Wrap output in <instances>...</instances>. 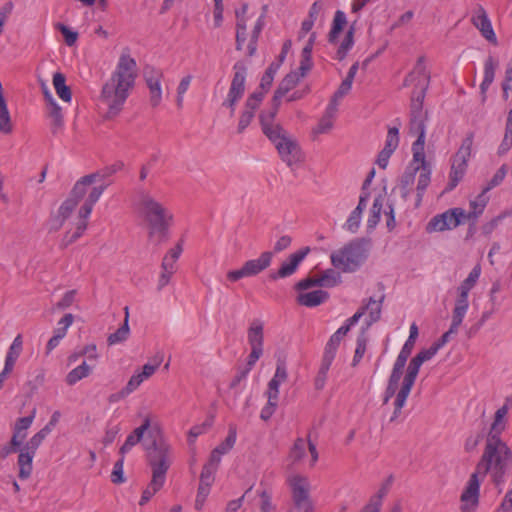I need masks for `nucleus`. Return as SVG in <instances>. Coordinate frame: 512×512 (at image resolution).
I'll list each match as a JSON object with an SVG mask.
<instances>
[{"label": "nucleus", "mask_w": 512, "mask_h": 512, "mask_svg": "<svg viewBox=\"0 0 512 512\" xmlns=\"http://www.w3.org/2000/svg\"><path fill=\"white\" fill-rule=\"evenodd\" d=\"M144 448L147 453V462L152 470V478L143 490L140 506H144L149 500L164 486L166 474L170 468V446L163 437L155 431H149L148 437L144 442Z\"/></svg>", "instance_id": "obj_2"}, {"label": "nucleus", "mask_w": 512, "mask_h": 512, "mask_svg": "<svg viewBox=\"0 0 512 512\" xmlns=\"http://www.w3.org/2000/svg\"><path fill=\"white\" fill-rule=\"evenodd\" d=\"M329 298V293L324 290H314L307 293H300L297 296L298 304L306 307H316L326 302Z\"/></svg>", "instance_id": "obj_25"}, {"label": "nucleus", "mask_w": 512, "mask_h": 512, "mask_svg": "<svg viewBox=\"0 0 512 512\" xmlns=\"http://www.w3.org/2000/svg\"><path fill=\"white\" fill-rule=\"evenodd\" d=\"M237 439V427L235 424H229L228 427V435L225 440L222 441L217 447L214 449L217 453L221 455L227 454L235 445Z\"/></svg>", "instance_id": "obj_36"}, {"label": "nucleus", "mask_w": 512, "mask_h": 512, "mask_svg": "<svg viewBox=\"0 0 512 512\" xmlns=\"http://www.w3.org/2000/svg\"><path fill=\"white\" fill-rule=\"evenodd\" d=\"M130 333L129 324H127V319H124V323L120 326L114 333H111L108 336V344L114 345L120 342L125 341Z\"/></svg>", "instance_id": "obj_42"}, {"label": "nucleus", "mask_w": 512, "mask_h": 512, "mask_svg": "<svg viewBox=\"0 0 512 512\" xmlns=\"http://www.w3.org/2000/svg\"><path fill=\"white\" fill-rule=\"evenodd\" d=\"M317 279L320 287H334L341 282L340 274L333 269H327Z\"/></svg>", "instance_id": "obj_40"}, {"label": "nucleus", "mask_w": 512, "mask_h": 512, "mask_svg": "<svg viewBox=\"0 0 512 512\" xmlns=\"http://www.w3.org/2000/svg\"><path fill=\"white\" fill-rule=\"evenodd\" d=\"M234 75L230 84V88L226 99L223 101L222 106L230 110V116H234L236 105L243 97L245 92V82L247 76V68L245 64L238 61L233 66Z\"/></svg>", "instance_id": "obj_11"}, {"label": "nucleus", "mask_w": 512, "mask_h": 512, "mask_svg": "<svg viewBox=\"0 0 512 512\" xmlns=\"http://www.w3.org/2000/svg\"><path fill=\"white\" fill-rule=\"evenodd\" d=\"M305 442L302 438H297L290 450L289 457L294 461H299L305 456Z\"/></svg>", "instance_id": "obj_57"}, {"label": "nucleus", "mask_w": 512, "mask_h": 512, "mask_svg": "<svg viewBox=\"0 0 512 512\" xmlns=\"http://www.w3.org/2000/svg\"><path fill=\"white\" fill-rule=\"evenodd\" d=\"M512 464V450L501 437L487 435L484 451L475 470L482 479L489 473L496 486L504 483L505 475Z\"/></svg>", "instance_id": "obj_3"}, {"label": "nucleus", "mask_w": 512, "mask_h": 512, "mask_svg": "<svg viewBox=\"0 0 512 512\" xmlns=\"http://www.w3.org/2000/svg\"><path fill=\"white\" fill-rule=\"evenodd\" d=\"M480 476L481 474L476 470L471 474L467 485L460 496L461 512H475L476 508L478 507L480 484L483 480L482 478H479Z\"/></svg>", "instance_id": "obj_13"}, {"label": "nucleus", "mask_w": 512, "mask_h": 512, "mask_svg": "<svg viewBox=\"0 0 512 512\" xmlns=\"http://www.w3.org/2000/svg\"><path fill=\"white\" fill-rule=\"evenodd\" d=\"M469 307V301L463 299H457L455 301V306L452 312V321L462 324L463 319L467 313Z\"/></svg>", "instance_id": "obj_43"}, {"label": "nucleus", "mask_w": 512, "mask_h": 512, "mask_svg": "<svg viewBox=\"0 0 512 512\" xmlns=\"http://www.w3.org/2000/svg\"><path fill=\"white\" fill-rule=\"evenodd\" d=\"M257 109H249L248 104H244L243 110L240 114L237 132L243 133L244 130L250 125L251 121L255 116V112Z\"/></svg>", "instance_id": "obj_44"}, {"label": "nucleus", "mask_w": 512, "mask_h": 512, "mask_svg": "<svg viewBox=\"0 0 512 512\" xmlns=\"http://www.w3.org/2000/svg\"><path fill=\"white\" fill-rule=\"evenodd\" d=\"M346 23L347 20L345 13L341 10H337L333 18L331 30L328 34L329 43L334 44L337 42L339 34L343 30Z\"/></svg>", "instance_id": "obj_31"}, {"label": "nucleus", "mask_w": 512, "mask_h": 512, "mask_svg": "<svg viewBox=\"0 0 512 512\" xmlns=\"http://www.w3.org/2000/svg\"><path fill=\"white\" fill-rule=\"evenodd\" d=\"M420 174H419V177H418V182H417V202H416V206H419L421 201H422V197L425 193V190L426 188L428 187L429 183H430V175H431V170L429 168V165L428 163L426 164H420Z\"/></svg>", "instance_id": "obj_30"}, {"label": "nucleus", "mask_w": 512, "mask_h": 512, "mask_svg": "<svg viewBox=\"0 0 512 512\" xmlns=\"http://www.w3.org/2000/svg\"><path fill=\"white\" fill-rule=\"evenodd\" d=\"M263 323L259 320H254L248 329V343L251 348H263Z\"/></svg>", "instance_id": "obj_29"}, {"label": "nucleus", "mask_w": 512, "mask_h": 512, "mask_svg": "<svg viewBox=\"0 0 512 512\" xmlns=\"http://www.w3.org/2000/svg\"><path fill=\"white\" fill-rule=\"evenodd\" d=\"M137 210L148 226L149 240L157 245L168 239L169 227L173 222V214L158 202L149 192L138 190Z\"/></svg>", "instance_id": "obj_4"}, {"label": "nucleus", "mask_w": 512, "mask_h": 512, "mask_svg": "<svg viewBox=\"0 0 512 512\" xmlns=\"http://www.w3.org/2000/svg\"><path fill=\"white\" fill-rule=\"evenodd\" d=\"M422 364L423 363L420 361V358H417L416 356L410 360L406 374L403 378L401 388L396 394L394 401V411L390 418L391 422L395 421L401 414V410L405 406L406 400L411 392Z\"/></svg>", "instance_id": "obj_9"}, {"label": "nucleus", "mask_w": 512, "mask_h": 512, "mask_svg": "<svg viewBox=\"0 0 512 512\" xmlns=\"http://www.w3.org/2000/svg\"><path fill=\"white\" fill-rule=\"evenodd\" d=\"M382 210V199L381 197H377L374 199L372 208L370 210V215L367 221L368 228H374L380 221V215Z\"/></svg>", "instance_id": "obj_47"}, {"label": "nucleus", "mask_w": 512, "mask_h": 512, "mask_svg": "<svg viewBox=\"0 0 512 512\" xmlns=\"http://www.w3.org/2000/svg\"><path fill=\"white\" fill-rule=\"evenodd\" d=\"M399 145V129L397 127H391L388 130L385 146L383 150L393 154Z\"/></svg>", "instance_id": "obj_48"}, {"label": "nucleus", "mask_w": 512, "mask_h": 512, "mask_svg": "<svg viewBox=\"0 0 512 512\" xmlns=\"http://www.w3.org/2000/svg\"><path fill=\"white\" fill-rule=\"evenodd\" d=\"M300 77L301 76L296 72H290L287 74L274 92V101H281L282 97L298 84Z\"/></svg>", "instance_id": "obj_27"}, {"label": "nucleus", "mask_w": 512, "mask_h": 512, "mask_svg": "<svg viewBox=\"0 0 512 512\" xmlns=\"http://www.w3.org/2000/svg\"><path fill=\"white\" fill-rule=\"evenodd\" d=\"M22 345H23L22 337H21V335H17L14 338V340L7 352V355L5 358V364H4L5 367L13 370L16 360L18 359V357L22 351Z\"/></svg>", "instance_id": "obj_34"}, {"label": "nucleus", "mask_w": 512, "mask_h": 512, "mask_svg": "<svg viewBox=\"0 0 512 512\" xmlns=\"http://www.w3.org/2000/svg\"><path fill=\"white\" fill-rule=\"evenodd\" d=\"M409 357L410 356H408L402 352H399V354L394 362L391 374L388 379V384H387V387L384 392V399H383L384 404H387L389 402V400L394 395H396V391L399 386V381L402 377L404 367H405L406 362Z\"/></svg>", "instance_id": "obj_16"}, {"label": "nucleus", "mask_w": 512, "mask_h": 512, "mask_svg": "<svg viewBox=\"0 0 512 512\" xmlns=\"http://www.w3.org/2000/svg\"><path fill=\"white\" fill-rule=\"evenodd\" d=\"M273 252L265 251L257 259L246 261L243 265L249 277L256 276L267 269L272 262Z\"/></svg>", "instance_id": "obj_21"}, {"label": "nucleus", "mask_w": 512, "mask_h": 512, "mask_svg": "<svg viewBox=\"0 0 512 512\" xmlns=\"http://www.w3.org/2000/svg\"><path fill=\"white\" fill-rule=\"evenodd\" d=\"M124 167V163L122 161H116L115 163L106 166L100 170H97L94 173L85 175L79 179L82 185L87 189L88 186L92 185L97 181H105L110 178L112 175L122 170Z\"/></svg>", "instance_id": "obj_20"}, {"label": "nucleus", "mask_w": 512, "mask_h": 512, "mask_svg": "<svg viewBox=\"0 0 512 512\" xmlns=\"http://www.w3.org/2000/svg\"><path fill=\"white\" fill-rule=\"evenodd\" d=\"M74 321V316L71 313L65 314L57 323V328L54 330V333L60 335L61 337H65L68 328L72 325Z\"/></svg>", "instance_id": "obj_59"}, {"label": "nucleus", "mask_w": 512, "mask_h": 512, "mask_svg": "<svg viewBox=\"0 0 512 512\" xmlns=\"http://www.w3.org/2000/svg\"><path fill=\"white\" fill-rule=\"evenodd\" d=\"M506 174H507V166L504 164L496 171V173L493 175V177L488 182L487 186L483 189L482 193L484 194V193L488 192L489 190L500 185L503 182Z\"/></svg>", "instance_id": "obj_53"}, {"label": "nucleus", "mask_w": 512, "mask_h": 512, "mask_svg": "<svg viewBox=\"0 0 512 512\" xmlns=\"http://www.w3.org/2000/svg\"><path fill=\"white\" fill-rule=\"evenodd\" d=\"M145 82L150 91V104L157 107L162 100L161 80L163 72L152 66H146L143 70Z\"/></svg>", "instance_id": "obj_15"}, {"label": "nucleus", "mask_w": 512, "mask_h": 512, "mask_svg": "<svg viewBox=\"0 0 512 512\" xmlns=\"http://www.w3.org/2000/svg\"><path fill=\"white\" fill-rule=\"evenodd\" d=\"M91 373V367L84 361L81 365L72 369L66 376V383L68 385H74L83 378L89 376Z\"/></svg>", "instance_id": "obj_37"}, {"label": "nucleus", "mask_w": 512, "mask_h": 512, "mask_svg": "<svg viewBox=\"0 0 512 512\" xmlns=\"http://www.w3.org/2000/svg\"><path fill=\"white\" fill-rule=\"evenodd\" d=\"M509 406L504 404L500 407L494 415V420L491 424L490 430L487 435H492L494 437H501L502 432L506 428L505 416L508 413Z\"/></svg>", "instance_id": "obj_28"}, {"label": "nucleus", "mask_w": 512, "mask_h": 512, "mask_svg": "<svg viewBox=\"0 0 512 512\" xmlns=\"http://www.w3.org/2000/svg\"><path fill=\"white\" fill-rule=\"evenodd\" d=\"M214 422V417L210 416L207 418L202 424L195 425L191 427V429L188 432V442L189 444L194 443L195 439L205 433L210 427H212Z\"/></svg>", "instance_id": "obj_41"}, {"label": "nucleus", "mask_w": 512, "mask_h": 512, "mask_svg": "<svg viewBox=\"0 0 512 512\" xmlns=\"http://www.w3.org/2000/svg\"><path fill=\"white\" fill-rule=\"evenodd\" d=\"M87 193V189L82 185V183L78 180L68 198L61 204L58 209V223L55 226V230H59L64 224L65 220L71 215L73 210L76 208L80 200L84 198Z\"/></svg>", "instance_id": "obj_14"}, {"label": "nucleus", "mask_w": 512, "mask_h": 512, "mask_svg": "<svg viewBox=\"0 0 512 512\" xmlns=\"http://www.w3.org/2000/svg\"><path fill=\"white\" fill-rule=\"evenodd\" d=\"M162 359H163L162 355H157L153 359V364L146 363L142 367V371L139 373L141 375V377L145 380V379L149 378L150 376H152L155 373V371L157 370V368L160 366Z\"/></svg>", "instance_id": "obj_62"}, {"label": "nucleus", "mask_w": 512, "mask_h": 512, "mask_svg": "<svg viewBox=\"0 0 512 512\" xmlns=\"http://www.w3.org/2000/svg\"><path fill=\"white\" fill-rule=\"evenodd\" d=\"M291 488L293 511L314 512V505L310 498V484L306 477L294 475L288 479Z\"/></svg>", "instance_id": "obj_10"}, {"label": "nucleus", "mask_w": 512, "mask_h": 512, "mask_svg": "<svg viewBox=\"0 0 512 512\" xmlns=\"http://www.w3.org/2000/svg\"><path fill=\"white\" fill-rule=\"evenodd\" d=\"M512 214V211H504L500 213L498 216L494 217L492 220L487 222L482 226V231L484 234L488 235L491 234L496 227L499 225V223L506 217L510 216Z\"/></svg>", "instance_id": "obj_61"}, {"label": "nucleus", "mask_w": 512, "mask_h": 512, "mask_svg": "<svg viewBox=\"0 0 512 512\" xmlns=\"http://www.w3.org/2000/svg\"><path fill=\"white\" fill-rule=\"evenodd\" d=\"M35 454L36 452L27 450L25 446L20 449L17 464L19 467L18 477L21 480H26L31 476L33 470L32 461Z\"/></svg>", "instance_id": "obj_23"}, {"label": "nucleus", "mask_w": 512, "mask_h": 512, "mask_svg": "<svg viewBox=\"0 0 512 512\" xmlns=\"http://www.w3.org/2000/svg\"><path fill=\"white\" fill-rule=\"evenodd\" d=\"M418 334H419V332H418L417 325L415 323H412L411 326H410L409 337L406 340V342L404 343V345L401 348L400 352L410 356L411 352L413 350L415 341H416V339L418 337Z\"/></svg>", "instance_id": "obj_52"}, {"label": "nucleus", "mask_w": 512, "mask_h": 512, "mask_svg": "<svg viewBox=\"0 0 512 512\" xmlns=\"http://www.w3.org/2000/svg\"><path fill=\"white\" fill-rule=\"evenodd\" d=\"M36 415V409H33L31 414L26 417L18 418L15 422L13 431L19 434H26V431L30 428Z\"/></svg>", "instance_id": "obj_49"}, {"label": "nucleus", "mask_w": 512, "mask_h": 512, "mask_svg": "<svg viewBox=\"0 0 512 512\" xmlns=\"http://www.w3.org/2000/svg\"><path fill=\"white\" fill-rule=\"evenodd\" d=\"M481 273V268L479 265H476L469 273L467 278L460 284L459 287L466 288L467 290H471L475 284L477 283Z\"/></svg>", "instance_id": "obj_63"}, {"label": "nucleus", "mask_w": 512, "mask_h": 512, "mask_svg": "<svg viewBox=\"0 0 512 512\" xmlns=\"http://www.w3.org/2000/svg\"><path fill=\"white\" fill-rule=\"evenodd\" d=\"M499 67V61L492 55H489L484 61V77L480 84V92L482 101L486 100V92L495 78L496 69Z\"/></svg>", "instance_id": "obj_22"}, {"label": "nucleus", "mask_w": 512, "mask_h": 512, "mask_svg": "<svg viewBox=\"0 0 512 512\" xmlns=\"http://www.w3.org/2000/svg\"><path fill=\"white\" fill-rule=\"evenodd\" d=\"M420 166L417 165L415 167H408L405 172L403 173L401 180H400V186L402 191V197L406 199L410 194V187L413 185L415 181V176L417 171H419Z\"/></svg>", "instance_id": "obj_35"}, {"label": "nucleus", "mask_w": 512, "mask_h": 512, "mask_svg": "<svg viewBox=\"0 0 512 512\" xmlns=\"http://www.w3.org/2000/svg\"><path fill=\"white\" fill-rule=\"evenodd\" d=\"M346 23L347 20L345 13L341 10H337L333 18L331 30L328 34L329 43L334 44L337 42L339 34L343 30Z\"/></svg>", "instance_id": "obj_32"}, {"label": "nucleus", "mask_w": 512, "mask_h": 512, "mask_svg": "<svg viewBox=\"0 0 512 512\" xmlns=\"http://www.w3.org/2000/svg\"><path fill=\"white\" fill-rule=\"evenodd\" d=\"M109 181L107 183H103L100 186L93 187L89 192L87 198L85 199L83 205L79 209L78 217L79 220L76 225V230L73 233L67 232L62 239V246L67 247L77 241L84 231L87 229V219L89 218L93 206L99 200L105 189L111 184Z\"/></svg>", "instance_id": "obj_7"}, {"label": "nucleus", "mask_w": 512, "mask_h": 512, "mask_svg": "<svg viewBox=\"0 0 512 512\" xmlns=\"http://www.w3.org/2000/svg\"><path fill=\"white\" fill-rule=\"evenodd\" d=\"M49 116L52 119L51 131L53 134H55L57 130L63 125L61 107L57 103H52L50 106Z\"/></svg>", "instance_id": "obj_46"}, {"label": "nucleus", "mask_w": 512, "mask_h": 512, "mask_svg": "<svg viewBox=\"0 0 512 512\" xmlns=\"http://www.w3.org/2000/svg\"><path fill=\"white\" fill-rule=\"evenodd\" d=\"M472 24L480 31L481 35L493 45H497V37L491 21L483 6L478 5L475 14L471 18Z\"/></svg>", "instance_id": "obj_18"}, {"label": "nucleus", "mask_w": 512, "mask_h": 512, "mask_svg": "<svg viewBox=\"0 0 512 512\" xmlns=\"http://www.w3.org/2000/svg\"><path fill=\"white\" fill-rule=\"evenodd\" d=\"M370 241L365 238H357L350 241L342 248L330 255L333 267L344 273L357 271L367 260Z\"/></svg>", "instance_id": "obj_6"}, {"label": "nucleus", "mask_w": 512, "mask_h": 512, "mask_svg": "<svg viewBox=\"0 0 512 512\" xmlns=\"http://www.w3.org/2000/svg\"><path fill=\"white\" fill-rule=\"evenodd\" d=\"M50 434L49 427H43L40 431H38L35 435H33L30 440L24 445L27 447V450H31L36 452L39 446L42 444L43 440Z\"/></svg>", "instance_id": "obj_45"}, {"label": "nucleus", "mask_w": 512, "mask_h": 512, "mask_svg": "<svg viewBox=\"0 0 512 512\" xmlns=\"http://www.w3.org/2000/svg\"><path fill=\"white\" fill-rule=\"evenodd\" d=\"M410 132L417 134V139L412 145V152H413V162L420 163V164H426V158H425V151H424V145H425V134L426 130L425 127H419V128H411Z\"/></svg>", "instance_id": "obj_24"}, {"label": "nucleus", "mask_w": 512, "mask_h": 512, "mask_svg": "<svg viewBox=\"0 0 512 512\" xmlns=\"http://www.w3.org/2000/svg\"><path fill=\"white\" fill-rule=\"evenodd\" d=\"M461 325L451 321V325L448 331H446L437 341L433 343V346L439 351L449 340L452 335L458 333V329Z\"/></svg>", "instance_id": "obj_54"}, {"label": "nucleus", "mask_w": 512, "mask_h": 512, "mask_svg": "<svg viewBox=\"0 0 512 512\" xmlns=\"http://www.w3.org/2000/svg\"><path fill=\"white\" fill-rule=\"evenodd\" d=\"M280 104L281 101L275 102L273 97L271 101V108L267 111H262L259 115L261 128L266 137H269L270 132L277 133L278 129L280 130L279 132L285 130L280 124L274 123V118L278 112Z\"/></svg>", "instance_id": "obj_19"}, {"label": "nucleus", "mask_w": 512, "mask_h": 512, "mask_svg": "<svg viewBox=\"0 0 512 512\" xmlns=\"http://www.w3.org/2000/svg\"><path fill=\"white\" fill-rule=\"evenodd\" d=\"M144 381V379L141 377L139 373L134 374L126 384V386L120 391V395L122 397H126L129 394H131L133 391H135L141 383Z\"/></svg>", "instance_id": "obj_58"}, {"label": "nucleus", "mask_w": 512, "mask_h": 512, "mask_svg": "<svg viewBox=\"0 0 512 512\" xmlns=\"http://www.w3.org/2000/svg\"><path fill=\"white\" fill-rule=\"evenodd\" d=\"M465 222V210L462 208H451L430 219L426 225V232H443L451 230Z\"/></svg>", "instance_id": "obj_12"}, {"label": "nucleus", "mask_w": 512, "mask_h": 512, "mask_svg": "<svg viewBox=\"0 0 512 512\" xmlns=\"http://www.w3.org/2000/svg\"><path fill=\"white\" fill-rule=\"evenodd\" d=\"M261 512H273L275 506L272 503V495L266 489L259 492Z\"/></svg>", "instance_id": "obj_64"}, {"label": "nucleus", "mask_w": 512, "mask_h": 512, "mask_svg": "<svg viewBox=\"0 0 512 512\" xmlns=\"http://www.w3.org/2000/svg\"><path fill=\"white\" fill-rule=\"evenodd\" d=\"M468 167L466 160H457L452 158L451 170L449 174V182L446 187L447 191L453 190L463 179Z\"/></svg>", "instance_id": "obj_26"}, {"label": "nucleus", "mask_w": 512, "mask_h": 512, "mask_svg": "<svg viewBox=\"0 0 512 512\" xmlns=\"http://www.w3.org/2000/svg\"><path fill=\"white\" fill-rule=\"evenodd\" d=\"M309 252L310 248L307 246L290 254L287 261L283 262L276 272L269 275L270 279L275 281L293 275Z\"/></svg>", "instance_id": "obj_17"}, {"label": "nucleus", "mask_w": 512, "mask_h": 512, "mask_svg": "<svg viewBox=\"0 0 512 512\" xmlns=\"http://www.w3.org/2000/svg\"><path fill=\"white\" fill-rule=\"evenodd\" d=\"M215 473L216 470L203 466L200 474L199 487L210 489L215 480Z\"/></svg>", "instance_id": "obj_55"}, {"label": "nucleus", "mask_w": 512, "mask_h": 512, "mask_svg": "<svg viewBox=\"0 0 512 512\" xmlns=\"http://www.w3.org/2000/svg\"><path fill=\"white\" fill-rule=\"evenodd\" d=\"M354 32H355V29L353 26H351L342 43L340 44L337 52H336V58L339 60V61H342L346 58L349 50L353 47L354 45Z\"/></svg>", "instance_id": "obj_39"}, {"label": "nucleus", "mask_w": 512, "mask_h": 512, "mask_svg": "<svg viewBox=\"0 0 512 512\" xmlns=\"http://www.w3.org/2000/svg\"><path fill=\"white\" fill-rule=\"evenodd\" d=\"M277 133L270 132L267 137L278 151V154L283 162L288 166H292L302 160V153L300 146L296 139H294L286 130Z\"/></svg>", "instance_id": "obj_8"}, {"label": "nucleus", "mask_w": 512, "mask_h": 512, "mask_svg": "<svg viewBox=\"0 0 512 512\" xmlns=\"http://www.w3.org/2000/svg\"><path fill=\"white\" fill-rule=\"evenodd\" d=\"M385 299V295L382 294L379 300L374 299V303L368 308L369 312V319H368V325H371L373 323H376L381 318V311H382V303Z\"/></svg>", "instance_id": "obj_51"}, {"label": "nucleus", "mask_w": 512, "mask_h": 512, "mask_svg": "<svg viewBox=\"0 0 512 512\" xmlns=\"http://www.w3.org/2000/svg\"><path fill=\"white\" fill-rule=\"evenodd\" d=\"M56 29L59 30L62 35L64 36V40L66 45L73 46L77 39H78V33L75 31H72L68 26L58 23L56 25Z\"/></svg>", "instance_id": "obj_60"}, {"label": "nucleus", "mask_w": 512, "mask_h": 512, "mask_svg": "<svg viewBox=\"0 0 512 512\" xmlns=\"http://www.w3.org/2000/svg\"><path fill=\"white\" fill-rule=\"evenodd\" d=\"M137 77V64L129 53L123 52L115 71L103 85L101 100L107 106L108 117L117 116L123 108L129 91L134 87Z\"/></svg>", "instance_id": "obj_1"}, {"label": "nucleus", "mask_w": 512, "mask_h": 512, "mask_svg": "<svg viewBox=\"0 0 512 512\" xmlns=\"http://www.w3.org/2000/svg\"><path fill=\"white\" fill-rule=\"evenodd\" d=\"M367 338L364 331L357 337L355 354L352 360V366H356L363 358L366 352Z\"/></svg>", "instance_id": "obj_50"}, {"label": "nucleus", "mask_w": 512, "mask_h": 512, "mask_svg": "<svg viewBox=\"0 0 512 512\" xmlns=\"http://www.w3.org/2000/svg\"><path fill=\"white\" fill-rule=\"evenodd\" d=\"M65 81L66 78L64 74L57 72L53 75V85L57 95L63 101L70 102L72 98V93L70 87L66 85Z\"/></svg>", "instance_id": "obj_33"}, {"label": "nucleus", "mask_w": 512, "mask_h": 512, "mask_svg": "<svg viewBox=\"0 0 512 512\" xmlns=\"http://www.w3.org/2000/svg\"><path fill=\"white\" fill-rule=\"evenodd\" d=\"M430 75L424 65V57L418 58L414 69L405 77L403 86L414 85L410 102V127H425L427 112L423 110V102L429 87Z\"/></svg>", "instance_id": "obj_5"}, {"label": "nucleus", "mask_w": 512, "mask_h": 512, "mask_svg": "<svg viewBox=\"0 0 512 512\" xmlns=\"http://www.w3.org/2000/svg\"><path fill=\"white\" fill-rule=\"evenodd\" d=\"M474 140V132L467 133L466 137L463 139L461 146L459 147L456 154L453 156L454 159L457 160H466L468 162L471 151H472V145Z\"/></svg>", "instance_id": "obj_38"}, {"label": "nucleus", "mask_w": 512, "mask_h": 512, "mask_svg": "<svg viewBox=\"0 0 512 512\" xmlns=\"http://www.w3.org/2000/svg\"><path fill=\"white\" fill-rule=\"evenodd\" d=\"M123 466H124V456L121 455V458L115 462L112 473H111V482L112 483L121 484V483L125 482Z\"/></svg>", "instance_id": "obj_56"}]
</instances>
